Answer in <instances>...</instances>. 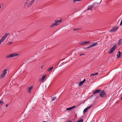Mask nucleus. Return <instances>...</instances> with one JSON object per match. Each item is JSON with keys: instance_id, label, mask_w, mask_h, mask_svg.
Listing matches in <instances>:
<instances>
[{"instance_id": "1", "label": "nucleus", "mask_w": 122, "mask_h": 122, "mask_svg": "<svg viewBox=\"0 0 122 122\" xmlns=\"http://www.w3.org/2000/svg\"><path fill=\"white\" fill-rule=\"evenodd\" d=\"M62 21V19H60V20H57L55 21V23L52 24V25L50 26V27H53L54 26L58 25V23H60Z\"/></svg>"}, {"instance_id": "2", "label": "nucleus", "mask_w": 122, "mask_h": 122, "mask_svg": "<svg viewBox=\"0 0 122 122\" xmlns=\"http://www.w3.org/2000/svg\"><path fill=\"white\" fill-rule=\"evenodd\" d=\"M7 73V69H5L4 70L2 71V73L0 75V78L1 79L4 78L5 77Z\"/></svg>"}, {"instance_id": "3", "label": "nucleus", "mask_w": 122, "mask_h": 122, "mask_svg": "<svg viewBox=\"0 0 122 122\" xmlns=\"http://www.w3.org/2000/svg\"><path fill=\"white\" fill-rule=\"evenodd\" d=\"M10 34L9 33H5L4 35L2 36L0 40L2 42H3L5 40V39L7 37V36Z\"/></svg>"}, {"instance_id": "4", "label": "nucleus", "mask_w": 122, "mask_h": 122, "mask_svg": "<svg viewBox=\"0 0 122 122\" xmlns=\"http://www.w3.org/2000/svg\"><path fill=\"white\" fill-rule=\"evenodd\" d=\"M18 55L19 54L17 53H13L10 54V55H7L6 56V58H9L15 57L18 56Z\"/></svg>"}, {"instance_id": "5", "label": "nucleus", "mask_w": 122, "mask_h": 122, "mask_svg": "<svg viewBox=\"0 0 122 122\" xmlns=\"http://www.w3.org/2000/svg\"><path fill=\"white\" fill-rule=\"evenodd\" d=\"M117 45L115 44L111 48L110 51L109 52L110 54L112 53L116 49L117 47Z\"/></svg>"}, {"instance_id": "6", "label": "nucleus", "mask_w": 122, "mask_h": 122, "mask_svg": "<svg viewBox=\"0 0 122 122\" xmlns=\"http://www.w3.org/2000/svg\"><path fill=\"white\" fill-rule=\"evenodd\" d=\"M97 4L96 3H94L92 5H89L88 6L87 8V10H91L92 7L95 5H97Z\"/></svg>"}, {"instance_id": "7", "label": "nucleus", "mask_w": 122, "mask_h": 122, "mask_svg": "<svg viewBox=\"0 0 122 122\" xmlns=\"http://www.w3.org/2000/svg\"><path fill=\"white\" fill-rule=\"evenodd\" d=\"M100 95L101 97H105L106 94L104 90H102L100 94Z\"/></svg>"}, {"instance_id": "8", "label": "nucleus", "mask_w": 122, "mask_h": 122, "mask_svg": "<svg viewBox=\"0 0 122 122\" xmlns=\"http://www.w3.org/2000/svg\"><path fill=\"white\" fill-rule=\"evenodd\" d=\"M90 43V41H82L81 42H80L79 43L80 45H85L86 44H88Z\"/></svg>"}, {"instance_id": "9", "label": "nucleus", "mask_w": 122, "mask_h": 122, "mask_svg": "<svg viewBox=\"0 0 122 122\" xmlns=\"http://www.w3.org/2000/svg\"><path fill=\"white\" fill-rule=\"evenodd\" d=\"M118 27L117 26H115L110 30V32H113L117 31L118 30Z\"/></svg>"}, {"instance_id": "10", "label": "nucleus", "mask_w": 122, "mask_h": 122, "mask_svg": "<svg viewBox=\"0 0 122 122\" xmlns=\"http://www.w3.org/2000/svg\"><path fill=\"white\" fill-rule=\"evenodd\" d=\"M98 44V43L97 42L93 44H92V45L89 46V47L87 48H90V47L95 46L97 45Z\"/></svg>"}, {"instance_id": "11", "label": "nucleus", "mask_w": 122, "mask_h": 122, "mask_svg": "<svg viewBox=\"0 0 122 122\" xmlns=\"http://www.w3.org/2000/svg\"><path fill=\"white\" fill-rule=\"evenodd\" d=\"M46 75H45L42 76L41 79H40V81L43 82L44 80V79L45 78L46 76Z\"/></svg>"}, {"instance_id": "12", "label": "nucleus", "mask_w": 122, "mask_h": 122, "mask_svg": "<svg viewBox=\"0 0 122 122\" xmlns=\"http://www.w3.org/2000/svg\"><path fill=\"white\" fill-rule=\"evenodd\" d=\"M75 107V106H73L71 107H69L66 109V110L67 111L71 110L72 109Z\"/></svg>"}, {"instance_id": "13", "label": "nucleus", "mask_w": 122, "mask_h": 122, "mask_svg": "<svg viewBox=\"0 0 122 122\" xmlns=\"http://www.w3.org/2000/svg\"><path fill=\"white\" fill-rule=\"evenodd\" d=\"M92 106H90L86 108L83 111V112L85 113L87 112V111Z\"/></svg>"}, {"instance_id": "14", "label": "nucleus", "mask_w": 122, "mask_h": 122, "mask_svg": "<svg viewBox=\"0 0 122 122\" xmlns=\"http://www.w3.org/2000/svg\"><path fill=\"white\" fill-rule=\"evenodd\" d=\"M33 87V86H32L30 87H29L28 88V92L30 93L31 92V90L32 89Z\"/></svg>"}, {"instance_id": "15", "label": "nucleus", "mask_w": 122, "mask_h": 122, "mask_svg": "<svg viewBox=\"0 0 122 122\" xmlns=\"http://www.w3.org/2000/svg\"><path fill=\"white\" fill-rule=\"evenodd\" d=\"M101 91V90H98L97 89L96 90H95L93 92V94H95L97 93H99Z\"/></svg>"}, {"instance_id": "16", "label": "nucleus", "mask_w": 122, "mask_h": 122, "mask_svg": "<svg viewBox=\"0 0 122 122\" xmlns=\"http://www.w3.org/2000/svg\"><path fill=\"white\" fill-rule=\"evenodd\" d=\"M122 39H120L118 42V45H122Z\"/></svg>"}, {"instance_id": "17", "label": "nucleus", "mask_w": 122, "mask_h": 122, "mask_svg": "<svg viewBox=\"0 0 122 122\" xmlns=\"http://www.w3.org/2000/svg\"><path fill=\"white\" fill-rule=\"evenodd\" d=\"M86 80L85 79H84L83 81H80L79 82H78L77 83H76V84H83V83H84L85 81Z\"/></svg>"}, {"instance_id": "18", "label": "nucleus", "mask_w": 122, "mask_h": 122, "mask_svg": "<svg viewBox=\"0 0 122 122\" xmlns=\"http://www.w3.org/2000/svg\"><path fill=\"white\" fill-rule=\"evenodd\" d=\"M82 29L81 28H77L75 29H73V31H78L79 30H81Z\"/></svg>"}, {"instance_id": "19", "label": "nucleus", "mask_w": 122, "mask_h": 122, "mask_svg": "<svg viewBox=\"0 0 122 122\" xmlns=\"http://www.w3.org/2000/svg\"><path fill=\"white\" fill-rule=\"evenodd\" d=\"M53 68V67H50V68H48L47 70V71L49 72H51V71L52 70V69Z\"/></svg>"}, {"instance_id": "20", "label": "nucleus", "mask_w": 122, "mask_h": 122, "mask_svg": "<svg viewBox=\"0 0 122 122\" xmlns=\"http://www.w3.org/2000/svg\"><path fill=\"white\" fill-rule=\"evenodd\" d=\"M118 55H117V57L118 58H119L121 56V52L118 51Z\"/></svg>"}, {"instance_id": "21", "label": "nucleus", "mask_w": 122, "mask_h": 122, "mask_svg": "<svg viewBox=\"0 0 122 122\" xmlns=\"http://www.w3.org/2000/svg\"><path fill=\"white\" fill-rule=\"evenodd\" d=\"M114 78L113 79L111 80L109 82V84H113L114 83Z\"/></svg>"}, {"instance_id": "22", "label": "nucleus", "mask_w": 122, "mask_h": 122, "mask_svg": "<svg viewBox=\"0 0 122 122\" xmlns=\"http://www.w3.org/2000/svg\"><path fill=\"white\" fill-rule=\"evenodd\" d=\"M98 73H96L95 74H92L91 75V76L92 77V76H95V75H98Z\"/></svg>"}, {"instance_id": "23", "label": "nucleus", "mask_w": 122, "mask_h": 122, "mask_svg": "<svg viewBox=\"0 0 122 122\" xmlns=\"http://www.w3.org/2000/svg\"><path fill=\"white\" fill-rule=\"evenodd\" d=\"M83 120L82 119H80L77 122H83Z\"/></svg>"}, {"instance_id": "24", "label": "nucleus", "mask_w": 122, "mask_h": 122, "mask_svg": "<svg viewBox=\"0 0 122 122\" xmlns=\"http://www.w3.org/2000/svg\"><path fill=\"white\" fill-rule=\"evenodd\" d=\"M12 43V42H8L7 43V44L8 45H9L11 44Z\"/></svg>"}, {"instance_id": "25", "label": "nucleus", "mask_w": 122, "mask_h": 122, "mask_svg": "<svg viewBox=\"0 0 122 122\" xmlns=\"http://www.w3.org/2000/svg\"><path fill=\"white\" fill-rule=\"evenodd\" d=\"M56 97H53L52 99V101H55V100L56 99Z\"/></svg>"}, {"instance_id": "26", "label": "nucleus", "mask_w": 122, "mask_h": 122, "mask_svg": "<svg viewBox=\"0 0 122 122\" xmlns=\"http://www.w3.org/2000/svg\"><path fill=\"white\" fill-rule=\"evenodd\" d=\"M81 0H73V2L74 3H75L76 1H80Z\"/></svg>"}, {"instance_id": "27", "label": "nucleus", "mask_w": 122, "mask_h": 122, "mask_svg": "<svg viewBox=\"0 0 122 122\" xmlns=\"http://www.w3.org/2000/svg\"><path fill=\"white\" fill-rule=\"evenodd\" d=\"M30 0H26V1L27 2L26 3V5L27 4V6H28V5H29V4H28V2H29V1Z\"/></svg>"}, {"instance_id": "28", "label": "nucleus", "mask_w": 122, "mask_h": 122, "mask_svg": "<svg viewBox=\"0 0 122 122\" xmlns=\"http://www.w3.org/2000/svg\"><path fill=\"white\" fill-rule=\"evenodd\" d=\"M2 104V105H3L4 104V103L1 100H0V104Z\"/></svg>"}, {"instance_id": "29", "label": "nucleus", "mask_w": 122, "mask_h": 122, "mask_svg": "<svg viewBox=\"0 0 122 122\" xmlns=\"http://www.w3.org/2000/svg\"><path fill=\"white\" fill-rule=\"evenodd\" d=\"M122 25V20H121V22L120 23V26H121Z\"/></svg>"}, {"instance_id": "30", "label": "nucleus", "mask_w": 122, "mask_h": 122, "mask_svg": "<svg viewBox=\"0 0 122 122\" xmlns=\"http://www.w3.org/2000/svg\"><path fill=\"white\" fill-rule=\"evenodd\" d=\"M85 55V54L83 53V54H80L79 56H81L82 55Z\"/></svg>"}, {"instance_id": "31", "label": "nucleus", "mask_w": 122, "mask_h": 122, "mask_svg": "<svg viewBox=\"0 0 122 122\" xmlns=\"http://www.w3.org/2000/svg\"><path fill=\"white\" fill-rule=\"evenodd\" d=\"M89 47V46H88V47H85L84 48V49H89V48H87L88 47Z\"/></svg>"}, {"instance_id": "32", "label": "nucleus", "mask_w": 122, "mask_h": 122, "mask_svg": "<svg viewBox=\"0 0 122 122\" xmlns=\"http://www.w3.org/2000/svg\"><path fill=\"white\" fill-rule=\"evenodd\" d=\"M8 104H6L5 105V107H8Z\"/></svg>"}, {"instance_id": "33", "label": "nucleus", "mask_w": 122, "mask_h": 122, "mask_svg": "<svg viewBox=\"0 0 122 122\" xmlns=\"http://www.w3.org/2000/svg\"><path fill=\"white\" fill-rule=\"evenodd\" d=\"M66 122H72V121L71 120H69L67 121Z\"/></svg>"}, {"instance_id": "34", "label": "nucleus", "mask_w": 122, "mask_h": 122, "mask_svg": "<svg viewBox=\"0 0 122 122\" xmlns=\"http://www.w3.org/2000/svg\"><path fill=\"white\" fill-rule=\"evenodd\" d=\"M83 84H79V86H82Z\"/></svg>"}, {"instance_id": "35", "label": "nucleus", "mask_w": 122, "mask_h": 122, "mask_svg": "<svg viewBox=\"0 0 122 122\" xmlns=\"http://www.w3.org/2000/svg\"><path fill=\"white\" fill-rule=\"evenodd\" d=\"M1 42V41H0V44H1V42Z\"/></svg>"}, {"instance_id": "36", "label": "nucleus", "mask_w": 122, "mask_h": 122, "mask_svg": "<svg viewBox=\"0 0 122 122\" xmlns=\"http://www.w3.org/2000/svg\"><path fill=\"white\" fill-rule=\"evenodd\" d=\"M43 66H42L41 67V69H42V67Z\"/></svg>"}, {"instance_id": "37", "label": "nucleus", "mask_w": 122, "mask_h": 122, "mask_svg": "<svg viewBox=\"0 0 122 122\" xmlns=\"http://www.w3.org/2000/svg\"><path fill=\"white\" fill-rule=\"evenodd\" d=\"M1 6L0 5V9H1Z\"/></svg>"}, {"instance_id": "38", "label": "nucleus", "mask_w": 122, "mask_h": 122, "mask_svg": "<svg viewBox=\"0 0 122 122\" xmlns=\"http://www.w3.org/2000/svg\"><path fill=\"white\" fill-rule=\"evenodd\" d=\"M43 122H47L46 121H43Z\"/></svg>"}, {"instance_id": "39", "label": "nucleus", "mask_w": 122, "mask_h": 122, "mask_svg": "<svg viewBox=\"0 0 122 122\" xmlns=\"http://www.w3.org/2000/svg\"><path fill=\"white\" fill-rule=\"evenodd\" d=\"M10 84H11V83H10Z\"/></svg>"}]
</instances>
